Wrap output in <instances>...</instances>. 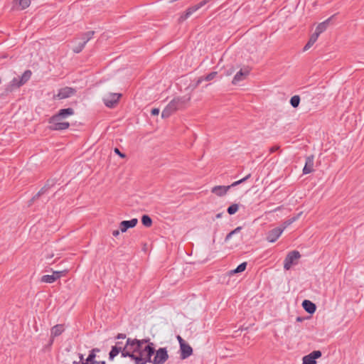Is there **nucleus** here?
<instances>
[{"mask_svg":"<svg viewBox=\"0 0 364 364\" xmlns=\"http://www.w3.org/2000/svg\"><path fill=\"white\" fill-rule=\"evenodd\" d=\"M126 355L129 353H134V361L136 364H146L151 361V356L155 353L154 343L148 339H127Z\"/></svg>","mask_w":364,"mask_h":364,"instance_id":"1","label":"nucleus"},{"mask_svg":"<svg viewBox=\"0 0 364 364\" xmlns=\"http://www.w3.org/2000/svg\"><path fill=\"white\" fill-rule=\"evenodd\" d=\"M31 71L26 70L20 77H14L6 87V92H11L14 89L24 85L31 77Z\"/></svg>","mask_w":364,"mask_h":364,"instance_id":"2","label":"nucleus"},{"mask_svg":"<svg viewBox=\"0 0 364 364\" xmlns=\"http://www.w3.org/2000/svg\"><path fill=\"white\" fill-rule=\"evenodd\" d=\"M190 100L189 97H176L172 100L166 107L171 112L173 113L176 110L182 108L185 104Z\"/></svg>","mask_w":364,"mask_h":364,"instance_id":"3","label":"nucleus"},{"mask_svg":"<svg viewBox=\"0 0 364 364\" xmlns=\"http://www.w3.org/2000/svg\"><path fill=\"white\" fill-rule=\"evenodd\" d=\"M168 358V352L166 348H160L155 350V356L150 363L152 364H164Z\"/></svg>","mask_w":364,"mask_h":364,"instance_id":"4","label":"nucleus"},{"mask_svg":"<svg viewBox=\"0 0 364 364\" xmlns=\"http://www.w3.org/2000/svg\"><path fill=\"white\" fill-rule=\"evenodd\" d=\"M63 117H59L58 120L54 119V115L49 119V123L51 124L50 129L52 130H65L70 127L68 122H63Z\"/></svg>","mask_w":364,"mask_h":364,"instance_id":"5","label":"nucleus"},{"mask_svg":"<svg viewBox=\"0 0 364 364\" xmlns=\"http://www.w3.org/2000/svg\"><path fill=\"white\" fill-rule=\"evenodd\" d=\"M207 2H208V0H203V1H200L199 4L188 8L186 10V11L180 16L179 21H185L186 19L189 18L194 12H196L199 9H200L201 7L205 6L207 4Z\"/></svg>","mask_w":364,"mask_h":364,"instance_id":"6","label":"nucleus"},{"mask_svg":"<svg viewBox=\"0 0 364 364\" xmlns=\"http://www.w3.org/2000/svg\"><path fill=\"white\" fill-rule=\"evenodd\" d=\"M121 97V94L119 93H109L103 98L105 105L107 107H113L119 102Z\"/></svg>","mask_w":364,"mask_h":364,"instance_id":"7","label":"nucleus"},{"mask_svg":"<svg viewBox=\"0 0 364 364\" xmlns=\"http://www.w3.org/2000/svg\"><path fill=\"white\" fill-rule=\"evenodd\" d=\"M321 355L320 350H314L303 357L302 364H316V359L319 358Z\"/></svg>","mask_w":364,"mask_h":364,"instance_id":"8","label":"nucleus"},{"mask_svg":"<svg viewBox=\"0 0 364 364\" xmlns=\"http://www.w3.org/2000/svg\"><path fill=\"white\" fill-rule=\"evenodd\" d=\"M284 228L285 227L283 228H275L269 230L267 233L266 240L269 242H274L280 237Z\"/></svg>","mask_w":364,"mask_h":364,"instance_id":"9","label":"nucleus"},{"mask_svg":"<svg viewBox=\"0 0 364 364\" xmlns=\"http://www.w3.org/2000/svg\"><path fill=\"white\" fill-rule=\"evenodd\" d=\"M314 171V156H309L306 158L305 165L303 168V175L312 173Z\"/></svg>","mask_w":364,"mask_h":364,"instance_id":"10","label":"nucleus"},{"mask_svg":"<svg viewBox=\"0 0 364 364\" xmlns=\"http://www.w3.org/2000/svg\"><path fill=\"white\" fill-rule=\"evenodd\" d=\"M296 262V250L291 251L286 257L284 262V268L289 270Z\"/></svg>","mask_w":364,"mask_h":364,"instance_id":"11","label":"nucleus"},{"mask_svg":"<svg viewBox=\"0 0 364 364\" xmlns=\"http://www.w3.org/2000/svg\"><path fill=\"white\" fill-rule=\"evenodd\" d=\"M75 92V90L69 87H65L59 90L58 93L56 95V97L61 100L65 99L71 95H73Z\"/></svg>","mask_w":364,"mask_h":364,"instance_id":"12","label":"nucleus"},{"mask_svg":"<svg viewBox=\"0 0 364 364\" xmlns=\"http://www.w3.org/2000/svg\"><path fill=\"white\" fill-rule=\"evenodd\" d=\"M138 220L133 218L130 220H123L119 223V228L122 232H125L129 228H134L136 225Z\"/></svg>","mask_w":364,"mask_h":364,"instance_id":"13","label":"nucleus"},{"mask_svg":"<svg viewBox=\"0 0 364 364\" xmlns=\"http://www.w3.org/2000/svg\"><path fill=\"white\" fill-rule=\"evenodd\" d=\"M180 350H181L180 357L183 360L188 358L193 353V349H192L191 346L186 343H181V346H180Z\"/></svg>","mask_w":364,"mask_h":364,"instance_id":"14","label":"nucleus"},{"mask_svg":"<svg viewBox=\"0 0 364 364\" xmlns=\"http://www.w3.org/2000/svg\"><path fill=\"white\" fill-rule=\"evenodd\" d=\"M74 114V109L73 108H66V109H61L58 111L57 114L54 115V119L58 120L59 117H63V119H65L70 116H72Z\"/></svg>","mask_w":364,"mask_h":364,"instance_id":"15","label":"nucleus"},{"mask_svg":"<svg viewBox=\"0 0 364 364\" xmlns=\"http://www.w3.org/2000/svg\"><path fill=\"white\" fill-rule=\"evenodd\" d=\"M230 188V186H215L211 188V193L218 196H223Z\"/></svg>","mask_w":364,"mask_h":364,"instance_id":"16","label":"nucleus"},{"mask_svg":"<svg viewBox=\"0 0 364 364\" xmlns=\"http://www.w3.org/2000/svg\"><path fill=\"white\" fill-rule=\"evenodd\" d=\"M248 74L249 70L247 69H240V70L238 71L234 76L232 83L233 85H237L240 81L245 80V77L248 75Z\"/></svg>","mask_w":364,"mask_h":364,"instance_id":"17","label":"nucleus"},{"mask_svg":"<svg viewBox=\"0 0 364 364\" xmlns=\"http://www.w3.org/2000/svg\"><path fill=\"white\" fill-rule=\"evenodd\" d=\"M114 347H117L118 349H119V350L121 351V354H122V356L125 358V357H129L131 358L132 359H133L134 360V353H129L127 351V353L129 355H126V347H127V343L125 345H123L122 342H117L116 343V345L114 346Z\"/></svg>","mask_w":364,"mask_h":364,"instance_id":"18","label":"nucleus"},{"mask_svg":"<svg viewBox=\"0 0 364 364\" xmlns=\"http://www.w3.org/2000/svg\"><path fill=\"white\" fill-rule=\"evenodd\" d=\"M331 18H332V17L328 18V19H326V21H323V22L320 23L316 26V30H315V33H318V35L319 36L321 33H322L323 32H324V31L327 29V28H328V25H329V23H330V21H331Z\"/></svg>","mask_w":364,"mask_h":364,"instance_id":"19","label":"nucleus"},{"mask_svg":"<svg viewBox=\"0 0 364 364\" xmlns=\"http://www.w3.org/2000/svg\"><path fill=\"white\" fill-rule=\"evenodd\" d=\"M302 306L306 311L311 314L314 313L316 309V305L309 300H304L302 303Z\"/></svg>","mask_w":364,"mask_h":364,"instance_id":"20","label":"nucleus"},{"mask_svg":"<svg viewBox=\"0 0 364 364\" xmlns=\"http://www.w3.org/2000/svg\"><path fill=\"white\" fill-rule=\"evenodd\" d=\"M217 75H218V73L214 71V72H211L210 73H209L208 75H207L205 77H199L196 83L195 87L198 86L204 80L210 81V80H213L216 77Z\"/></svg>","mask_w":364,"mask_h":364,"instance_id":"21","label":"nucleus"},{"mask_svg":"<svg viewBox=\"0 0 364 364\" xmlns=\"http://www.w3.org/2000/svg\"><path fill=\"white\" fill-rule=\"evenodd\" d=\"M64 327L62 324H57L54 326L50 331L51 337L53 338L60 336L64 331Z\"/></svg>","mask_w":364,"mask_h":364,"instance_id":"22","label":"nucleus"},{"mask_svg":"<svg viewBox=\"0 0 364 364\" xmlns=\"http://www.w3.org/2000/svg\"><path fill=\"white\" fill-rule=\"evenodd\" d=\"M246 267H247V262H242L240 264H239L237 268L230 271L229 274L232 275L234 274L242 272L243 271L245 270Z\"/></svg>","mask_w":364,"mask_h":364,"instance_id":"23","label":"nucleus"},{"mask_svg":"<svg viewBox=\"0 0 364 364\" xmlns=\"http://www.w3.org/2000/svg\"><path fill=\"white\" fill-rule=\"evenodd\" d=\"M16 4H18L21 9L28 8L31 4L30 0H14Z\"/></svg>","mask_w":364,"mask_h":364,"instance_id":"24","label":"nucleus"},{"mask_svg":"<svg viewBox=\"0 0 364 364\" xmlns=\"http://www.w3.org/2000/svg\"><path fill=\"white\" fill-rule=\"evenodd\" d=\"M86 45V41H81L77 42L76 46H75L73 48V50L75 53H79L82 50L85 46Z\"/></svg>","mask_w":364,"mask_h":364,"instance_id":"25","label":"nucleus"},{"mask_svg":"<svg viewBox=\"0 0 364 364\" xmlns=\"http://www.w3.org/2000/svg\"><path fill=\"white\" fill-rule=\"evenodd\" d=\"M141 223L145 227L149 228L152 225V220L149 215H144L141 218Z\"/></svg>","mask_w":364,"mask_h":364,"instance_id":"26","label":"nucleus"},{"mask_svg":"<svg viewBox=\"0 0 364 364\" xmlns=\"http://www.w3.org/2000/svg\"><path fill=\"white\" fill-rule=\"evenodd\" d=\"M41 281L44 283L51 284V283L55 282V277L53 276H52V274L51 275L47 274V275H43L41 277Z\"/></svg>","mask_w":364,"mask_h":364,"instance_id":"27","label":"nucleus"},{"mask_svg":"<svg viewBox=\"0 0 364 364\" xmlns=\"http://www.w3.org/2000/svg\"><path fill=\"white\" fill-rule=\"evenodd\" d=\"M68 273L67 269L61 270V271H53L52 276L55 277V281L60 279L62 277H64Z\"/></svg>","mask_w":364,"mask_h":364,"instance_id":"28","label":"nucleus"},{"mask_svg":"<svg viewBox=\"0 0 364 364\" xmlns=\"http://www.w3.org/2000/svg\"><path fill=\"white\" fill-rule=\"evenodd\" d=\"M95 32L88 31L82 34L81 41H86V43L92 38Z\"/></svg>","mask_w":364,"mask_h":364,"instance_id":"29","label":"nucleus"},{"mask_svg":"<svg viewBox=\"0 0 364 364\" xmlns=\"http://www.w3.org/2000/svg\"><path fill=\"white\" fill-rule=\"evenodd\" d=\"M121 351L117 347L112 346V350L109 353V360H112Z\"/></svg>","mask_w":364,"mask_h":364,"instance_id":"30","label":"nucleus"},{"mask_svg":"<svg viewBox=\"0 0 364 364\" xmlns=\"http://www.w3.org/2000/svg\"><path fill=\"white\" fill-rule=\"evenodd\" d=\"M251 177V174L249 173L247 174L245 177L237 181H235L234 183H232L231 185H230L229 186H230V188L232 187H235L240 183H242L244 182H245L247 179H249Z\"/></svg>","mask_w":364,"mask_h":364,"instance_id":"31","label":"nucleus"},{"mask_svg":"<svg viewBox=\"0 0 364 364\" xmlns=\"http://www.w3.org/2000/svg\"><path fill=\"white\" fill-rule=\"evenodd\" d=\"M239 206L237 204L234 203L228 208V213L230 215L235 214L238 210Z\"/></svg>","mask_w":364,"mask_h":364,"instance_id":"32","label":"nucleus"},{"mask_svg":"<svg viewBox=\"0 0 364 364\" xmlns=\"http://www.w3.org/2000/svg\"><path fill=\"white\" fill-rule=\"evenodd\" d=\"M241 229V227H237L235 230L229 232L225 237V240H228L232 235H235V234L239 232Z\"/></svg>","mask_w":364,"mask_h":364,"instance_id":"33","label":"nucleus"},{"mask_svg":"<svg viewBox=\"0 0 364 364\" xmlns=\"http://www.w3.org/2000/svg\"><path fill=\"white\" fill-rule=\"evenodd\" d=\"M172 114V112H171L167 108L165 107L164 109L162 111L161 117L162 118H167Z\"/></svg>","mask_w":364,"mask_h":364,"instance_id":"34","label":"nucleus"},{"mask_svg":"<svg viewBox=\"0 0 364 364\" xmlns=\"http://www.w3.org/2000/svg\"><path fill=\"white\" fill-rule=\"evenodd\" d=\"M48 189L47 185L43 186L38 193L33 198V200H35L36 198H38L41 195L43 194L46 190Z\"/></svg>","mask_w":364,"mask_h":364,"instance_id":"35","label":"nucleus"},{"mask_svg":"<svg viewBox=\"0 0 364 364\" xmlns=\"http://www.w3.org/2000/svg\"><path fill=\"white\" fill-rule=\"evenodd\" d=\"M318 33H316L315 32L310 36V38L309 40V42H310L312 44H314V43L317 41L318 38Z\"/></svg>","mask_w":364,"mask_h":364,"instance_id":"36","label":"nucleus"},{"mask_svg":"<svg viewBox=\"0 0 364 364\" xmlns=\"http://www.w3.org/2000/svg\"><path fill=\"white\" fill-rule=\"evenodd\" d=\"M235 72V69L233 66H230V68H226L225 70V75L229 76L231 75Z\"/></svg>","mask_w":364,"mask_h":364,"instance_id":"37","label":"nucleus"},{"mask_svg":"<svg viewBox=\"0 0 364 364\" xmlns=\"http://www.w3.org/2000/svg\"><path fill=\"white\" fill-rule=\"evenodd\" d=\"M114 153L119 155L121 158H125V154H122L118 148L114 149Z\"/></svg>","mask_w":364,"mask_h":364,"instance_id":"38","label":"nucleus"},{"mask_svg":"<svg viewBox=\"0 0 364 364\" xmlns=\"http://www.w3.org/2000/svg\"><path fill=\"white\" fill-rule=\"evenodd\" d=\"M290 103L293 107L296 108V95L291 97Z\"/></svg>","mask_w":364,"mask_h":364,"instance_id":"39","label":"nucleus"},{"mask_svg":"<svg viewBox=\"0 0 364 364\" xmlns=\"http://www.w3.org/2000/svg\"><path fill=\"white\" fill-rule=\"evenodd\" d=\"M159 108H154L151 109V113L152 115H158L159 114Z\"/></svg>","mask_w":364,"mask_h":364,"instance_id":"40","label":"nucleus"},{"mask_svg":"<svg viewBox=\"0 0 364 364\" xmlns=\"http://www.w3.org/2000/svg\"><path fill=\"white\" fill-rule=\"evenodd\" d=\"M314 44L311 43L310 42L308 41V43L306 44V46H304L303 50L304 51H306L308 50Z\"/></svg>","mask_w":364,"mask_h":364,"instance_id":"41","label":"nucleus"},{"mask_svg":"<svg viewBox=\"0 0 364 364\" xmlns=\"http://www.w3.org/2000/svg\"><path fill=\"white\" fill-rule=\"evenodd\" d=\"M279 149V147L278 146H272L270 149H269V151L271 153H273L276 151H277L278 149Z\"/></svg>","mask_w":364,"mask_h":364,"instance_id":"42","label":"nucleus"},{"mask_svg":"<svg viewBox=\"0 0 364 364\" xmlns=\"http://www.w3.org/2000/svg\"><path fill=\"white\" fill-rule=\"evenodd\" d=\"M117 339H124L126 338V335L124 334V333H119L117 337H116Z\"/></svg>","mask_w":364,"mask_h":364,"instance_id":"43","label":"nucleus"},{"mask_svg":"<svg viewBox=\"0 0 364 364\" xmlns=\"http://www.w3.org/2000/svg\"><path fill=\"white\" fill-rule=\"evenodd\" d=\"M177 339L179 342V344H180V346H181V343H185V341L180 336H177Z\"/></svg>","mask_w":364,"mask_h":364,"instance_id":"44","label":"nucleus"},{"mask_svg":"<svg viewBox=\"0 0 364 364\" xmlns=\"http://www.w3.org/2000/svg\"><path fill=\"white\" fill-rule=\"evenodd\" d=\"M112 235L114 237H117L119 235V230H115L112 232Z\"/></svg>","mask_w":364,"mask_h":364,"instance_id":"45","label":"nucleus"},{"mask_svg":"<svg viewBox=\"0 0 364 364\" xmlns=\"http://www.w3.org/2000/svg\"><path fill=\"white\" fill-rule=\"evenodd\" d=\"M80 364H82V362H85L84 357L82 354L80 355Z\"/></svg>","mask_w":364,"mask_h":364,"instance_id":"46","label":"nucleus"},{"mask_svg":"<svg viewBox=\"0 0 364 364\" xmlns=\"http://www.w3.org/2000/svg\"><path fill=\"white\" fill-rule=\"evenodd\" d=\"M223 215V213H218L216 215H215V218L218 219V218H220Z\"/></svg>","mask_w":364,"mask_h":364,"instance_id":"47","label":"nucleus"},{"mask_svg":"<svg viewBox=\"0 0 364 364\" xmlns=\"http://www.w3.org/2000/svg\"><path fill=\"white\" fill-rule=\"evenodd\" d=\"M99 351H100L99 348H93L90 352H93V353L95 354L96 352H99Z\"/></svg>","mask_w":364,"mask_h":364,"instance_id":"48","label":"nucleus"},{"mask_svg":"<svg viewBox=\"0 0 364 364\" xmlns=\"http://www.w3.org/2000/svg\"><path fill=\"white\" fill-rule=\"evenodd\" d=\"M299 101H300L299 97L297 95V101H296L297 106H298V105H299Z\"/></svg>","mask_w":364,"mask_h":364,"instance_id":"49","label":"nucleus"},{"mask_svg":"<svg viewBox=\"0 0 364 364\" xmlns=\"http://www.w3.org/2000/svg\"><path fill=\"white\" fill-rule=\"evenodd\" d=\"M296 321H302V319H301V318H299V317H297Z\"/></svg>","mask_w":364,"mask_h":364,"instance_id":"50","label":"nucleus"},{"mask_svg":"<svg viewBox=\"0 0 364 364\" xmlns=\"http://www.w3.org/2000/svg\"><path fill=\"white\" fill-rule=\"evenodd\" d=\"M99 364H106L105 361H101L100 363H98Z\"/></svg>","mask_w":364,"mask_h":364,"instance_id":"51","label":"nucleus"},{"mask_svg":"<svg viewBox=\"0 0 364 364\" xmlns=\"http://www.w3.org/2000/svg\"><path fill=\"white\" fill-rule=\"evenodd\" d=\"M73 364H80V362L78 363V362L74 361Z\"/></svg>","mask_w":364,"mask_h":364,"instance_id":"52","label":"nucleus"},{"mask_svg":"<svg viewBox=\"0 0 364 364\" xmlns=\"http://www.w3.org/2000/svg\"><path fill=\"white\" fill-rule=\"evenodd\" d=\"M296 255H297V259H298L300 257L299 253L298 252L296 253Z\"/></svg>","mask_w":364,"mask_h":364,"instance_id":"53","label":"nucleus"}]
</instances>
